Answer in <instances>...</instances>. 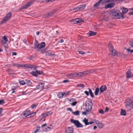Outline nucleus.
<instances>
[{
  "instance_id": "obj_64",
  "label": "nucleus",
  "mask_w": 133,
  "mask_h": 133,
  "mask_svg": "<svg viewBox=\"0 0 133 133\" xmlns=\"http://www.w3.org/2000/svg\"><path fill=\"white\" fill-rule=\"evenodd\" d=\"M128 15H133V12H130L128 13Z\"/></svg>"
},
{
  "instance_id": "obj_52",
  "label": "nucleus",
  "mask_w": 133,
  "mask_h": 133,
  "mask_svg": "<svg viewBox=\"0 0 133 133\" xmlns=\"http://www.w3.org/2000/svg\"><path fill=\"white\" fill-rule=\"evenodd\" d=\"M120 17H121L122 19L124 18V17L123 16V13H120Z\"/></svg>"
},
{
  "instance_id": "obj_4",
  "label": "nucleus",
  "mask_w": 133,
  "mask_h": 133,
  "mask_svg": "<svg viewBox=\"0 0 133 133\" xmlns=\"http://www.w3.org/2000/svg\"><path fill=\"white\" fill-rule=\"evenodd\" d=\"M86 110L87 111H89L91 110L92 105V102L90 99L86 101L85 103Z\"/></svg>"
},
{
  "instance_id": "obj_26",
  "label": "nucleus",
  "mask_w": 133,
  "mask_h": 133,
  "mask_svg": "<svg viewBox=\"0 0 133 133\" xmlns=\"http://www.w3.org/2000/svg\"><path fill=\"white\" fill-rule=\"evenodd\" d=\"M31 74L33 76L35 77H37L38 75L37 70H36L35 71L31 72Z\"/></svg>"
},
{
  "instance_id": "obj_34",
  "label": "nucleus",
  "mask_w": 133,
  "mask_h": 133,
  "mask_svg": "<svg viewBox=\"0 0 133 133\" xmlns=\"http://www.w3.org/2000/svg\"><path fill=\"white\" fill-rule=\"evenodd\" d=\"M72 113L75 115H79V111L78 110L74 112L73 111Z\"/></svg>"
},
{
  "instance_id": "obj_3",
  "label": "nucleus",
  "mask_w": 133,
  "mask_h": 133,
  "mask_svg": "<svg viewBox=\"0 0 133 133\" xmlns=\"http://www.w3.org/2000/svg\"><path fill=\"white\" fill-rule=\"evenodd\" d=\"M120 11L117 10H113L111 11L110 14L111 16H113L115 18L117 19L120 18V15L119 14Z\"/></svg>"
},
{
  "instance_id": "obj_57",
  "label": "nucleus",
  "mask_w": 133,
  "mask_h": 133,
  "mask_svg": "<svg viewBox=\"0 0 133 133\" xmlns=\"http://www.w3.org/2000/svg\"><path fill=\"white\" fill-rule=\"evenodd\" d=\"M87 110H86V111H84V112L83 111L82 112V114L83 115H86L87 114Z\"/></svg>"
},
{
  "instance_id": "obj_28",
  "label": "nucleus",
  "mask_w": 133,
  "mask_h": 133,
  "mask_svg": "<svg viewBox=\"0 0 133 133\" xmlns=\"http://www.w3.org/2000/svg\"><path fill=\"white\" fill-rule=\"evenodd\" d=\"M89 90V93L90 94V95L91 97L92 98H94V95L93 93L92 92V91L91 89L90 88H88Z\"/></svg>"
},
{
  "instance_id": "obj_8",
  "label": "nucleus",
  "mask_w": 133,
  "mask_h": 133,
  "mask_svg": "<svg viewBox=\"0 0 133 133\" xmlns=\"http://www.w3.org/2000/svg\"><path fill=\"white\" fill-rule=\"evenodd\" d=\"M38 43V41H36L35 43V46L39 49H41L43 48L45 45V43L44 42H42L40 44H37Z\"/></svg>"
},
{
  "instance_id": "obj_18",
  "label": "nucleus",
  "mask_w": 133,
  "mask_h": 133,
  "mask_svg": "<svg viewBox=\"0 0 133 133\" xmlns=\"http://www.w3.org/2000/svg\"><path fill=\"white\" fill-rule=\"evenodd\" d=\"M107 87L106 86H102L99 88V90L101 93L103 92L104 91L106 90Z\"/></svg>"
},
{
  "instance_id": "obj_51",
  "label": "nucleus",
  "mask_w": 133,
  "mask_h": 133,
  "mask_svg": "<svg viewBox=\"0 0 133 133\" xmlns=\"http://www.w3.org/2000/svg\"><path fill=\"white\" fill-rule=\"evenodd\" d=\"M129 44L130 46L133 47V41L130 43Z\"/></svg>"
},
{
  "instance_id": "obj_14",
  "label": "nucleus",
  "mask_w": 133,
  "mask_h": 133,
  "mask_svg": "<svg viewBox=\"0 0 133 133\" xmlns=\"http://www.w3.org/2000/svg\"><path fill=\"white\" fill-rule=\"evenodd\" d=\"M21 67H25L26 68H30L31 69L33 68L32 65H31V64H21Z\"/></svg>"
},
{
  "instance_id": "obj_10",
  "label": "nucleus",
  "mask_w": 133,
  "mask_h": 133,
  "mask_svg": "<svg viewBox=\"0 0 133 133\" xmlns=\"http://www.w3.org/2000/svg\"><path fill=\"white\" fill-rule=\"evenodd\" d=\"M52 114V112L51 111H49L46 112H44L42 113V114L40 116V118L41 119L43 118L44 117H47L48 116L51 115Z\"/></svg>"
},
{
  "instance_id": "obj_23",
  "label": "nucleus",
  "mask_w": 133,
  "mask_h": 133,
  "mask_svg": "<svg viewBox=\"0 0 133 133\" xmlns=\"http://www.w3.org/2000/svg\"><path fill=\"white\" fill-rule=\"evenodd\" d=\"M31 3L30 2H29L27 4L25 5L24 6H23L20 9H25L26 8L30 6L31 4Z\"/></svg>"
},
{
  "instance_id": "obj_7",
  "label": "nucleus",
  "mask_w": 133,
  "mask_h": 133,
  "mask_svg": "<svg viewBox=\"0 0 133 133\" xmlns=\"http://www.w3.org/2000/svg\"><path fill=\"white\" fill-rule=\"evenodd\" d=\"M11 16V12H9L2 19L1 22L0 24L5 23L10 18Z\"/></svg>"
},
{
  "instance_id": "obj_24",
  "label": "nucleus",
  "mask_w": 133,
  "mask_h": 133,
  "mask_svg": "<svg viewBox=\"0 0 133 133\" xmlns=\"http://www.w3.org/2000/svg\"><path fill=\"white\" fill-rule=\"evenodd\" d=\"M46 55L49 56H52L55 55V54H52L50 52V51H46L45 52Z\"/></svg>"
},
{
  "instance_id": "obj_47",
  "label": "nucleus",
  "mask_w": 133,
  "mask_h": 133,
  "mask_svg": "<svg viewBox=\"0 0 133 133\" xmlns=\"http://www.w3.org/2000/svg\"><path fill=\"white\" fill-rule=\"evenodd\" d=\"M125 49L128 51H130V53L133 52V49L132 50H130L129 49H127L126 48H125Z\"/></svg>"
},
{
  "instance_id": "obj_37",
  "label": "nucleus",
  "mask_w": 133,
  "mask_h": 133,
  "mask_svg": "<svg viewBox=\"0 0 133 133\" xmlns=\"http://www.w3.org/2000/svg\"><path fill=\"white\" fill-rule=\"evenodd\" d=\"M76 19H73L72 20H70V23L72 24H76V21H75Z\"/></svg>"
},
{
  "instance_id": "obj_5",
  "label": "nucleus",
  "mask_w": 133,
  "mask_h": 133,
  "mask_svg": "<svg viewBox=\"0 0 133 133\" xmlns=\"http://www.w3.org/2000/svg\"><path fill=\"white\" fill-rule=\"evenodd\" d=\"M125 104V107L126 108H133V98H128Z\"/></svg>"
},
{
  "instance_id": "obj_16",
  "label": "nucleus",
  "mask_w": 133,
  "mask_h": 133,
  "mask_svg": "<svg viewBox=\"0 0 133 133\" xmlns=\"http://www.w3.org/2000/svg\"><path fill=\"white\" fill-rule=\"evenodd\" d=\"M76 73H69L66 75L67 77L71 78L76 77Z\"/></svg>"
},
{
  "instance_id": "obj_25",
  "label": "nucleus",
  "mask_w": 133,
  "mask_h": 133,
  "mask_svg": "<svg viewBox=\"0 0 133 133\" xmlns=\"http://www.w3.org/2000/svg\"><path fill=\"white\" fill-rule=\"evenodd\" d=\"M65 94V93H63L62 92H60L57 95V96L58 98H61Z\"/></svg>"
},
{
  "instance_id": "obj_29",
  "label": "nucleus",
  "mask_w": 133,
  "mask_h": 133,
  "mask_svg": "<svg viewBox=\"0 0 133 133\" xmlns=\"http://www.w3.org/2000/svg\"><path fill=\"white\" fill-rule=\"evenodd\" d=\"M122 12L124 13H127L128 11V9L127 8L123 7L122 8Z\"/></svg>"
},
{
  "instance_id": "obj_15",
  "label": "nucleus",
  "mask_w": 133,
  "mask_h": 133,
  "mask_svg": "<svg viewBox=\"0 0 133 133\" xmlns=\"http://www.w3.org/2000/svg\"><path fill=\"white\" fill-rule=\"evenodd\" d=\"M126 77L127 78H129L133 76L131 74V71L130 69L128 70L127 72Z\"/></svg>"
},
{
  "instance_id": "obj_9",
  "label": "nucleus",
  "mask_w": 133,
  "mask_h": 133,
  "mask_svg": "<svg viewBox=\"0 0 133 133\" xmlns=\"http://www.w3.org/2000/svg\"><path fill=\"white\" fill-rule=\"evenodd\" d=\"M108 47L109 48V50L111 54L112 55L115 56L116 54V51L115 50L112 45L110 43H109L108 44Z\"/></svg>"
},
{
  "instance_id": "obj_6",
  "label": "nucleus",
  "mask_w": 133,
  "mask_h": 133,
  "mask_svg": "<svg viewBox=\"0 0 133 133\" xmlns=\"http://www.w3.org/2000/svg\"><path fill=\"white\" fill-rule=\"evenodd\" d=\"M119 1V0H108V2L111 3L105 5V8L106 9H107L109 8H111L114 6L116 2L118 3Z\"/></svg>"
},
{
  "instance_id": "obj_36",
  "label": "nucleus",
  "mask_w": 133,
  "mask_h": 133,
  "mask_svg": "<svg viewBox=\"0 0 133 133\" xmlns=\"http://www.w3.org/2000/svg\"><path fill=\"white\" fill-rule=\"evenodd\" d=\"M83 74L84 75H85L86 74H88L89 73H90V71L89 70H87L85 71H84L83 72H82Z\"/></svg>"
},
{
  "instance_id": "obj_27",
  "label": "nucleus",
  "mask_w": 133,
  "mask_h": 133,
  "mask_svg": "<svg viewBox=\"0 0 133 133\" xmlns=\"http://www.w3.org/2000/svg\"><path fill=\"white\" fill-rule=\"evenodd\" d=\"M120 114L121 115H126V112L123 109H121Z\"/></svg>"
},
{
  "instance_id": "obj_55",
  "label": "nucleus",
  "mask_w": 133,
  "mask_h": 133,
  "mask_svg": "<svg viewBox=\"0 0 133 133\" xmlns=\"http://www.w3.org/2000/svg\"><path fill=\"white\" fill-rule=\"evenodd\" d=\"M99 112L100 113L103 114L104 113V111L102 109H101L99 111Z\"/></svg>"
},
{
  "instance_id": "obj_48",
  "label": "nucleus",
  "mask_w": 133,
  "mask_h": 133,
  "mask_svg": "<svg viewBox=\"0 0 133 133\" xmlns=\"http://www.w3.org/2000/svg\"><path fill=\"white\" fill-rule=\"evenodd\" d=\"M36 112H33L32 113H30V115L29 116H30V117L31 116H34L36 114Z\"/></svg>"
},
{
  "instance_id": "obj_41",
  "label": "nucleus",
  "mask_w": 133,
  "mask_h": 133,
  "mask_svg": "<svg viewBox=\"0 0 133 133\" xmlns=\"http://www.w3.org/2000/svg\"><path fill=\"white\" fill-rule=\"evenodd\" d=\"M38 51L40 52H41L42 54H43L45 52V49H41V50H38Z\"/></svg>"
},
{
  "instance_id": "obj_11",
  "label": "nucleus",
  "mask_w": 133,
  "mask_h": 133,
  "mask_svg": "<svg viewBox=\"0 0 133 133\" xmlns=\"http://www.w3.org/2000/svg\"><path fill=\"white\" fill-rule=\"evenodd\" d=\"M30 114V110L29 109H28L25 111H24L22 114L25 117H27L29 116Z\"/></svg>"
},
{
  "instance_id": "obj_20",
  "label": "nucleus",
  "mask_w": 133,
  "mask_h": 133,
  "mask_svg": "<svg viewBox=\"0 0 133 133\" xmlns=\"http://www.w3.org/2000/svg\"><path fill=\"white\" fill-rule=\"evenodd\" d=\"M97 32L92 31H90L89 32L87 33V34L89 35V37L94 36L96 35Z\"/></svg>"
},
{
  "instance_id": "obj_17",
  "label": "nucleus",
  "mask_w": 133,
  "mask_h": 133,
  "mask_svg": "<svg viewBox=\"0 0 133 133\" xmlns=\"http://www.w3.org/2000/svg\"><path fill=\"white\" fill-rule=\"evenodd\" d=\"M74 132L73 128L71 127H69L66 129V133H73Z\"/></svg>"
},
{
  "instance_id": "obj_2",
  "label": "nucleus",
  "mask_w": 133,
  "mask_h": 133,
  "mask_svg": "<svg viewBox=\"0 0 133 133\" xmlns=\"http://www.w3.org/2000/svg\"><path fill=\"white\" fill-rule=\"evenodd\" d=\"M85 125H89L96 123L97 125H101L102 123L96 119H92L91 121L84 118L83 120Z\"/></svg>"
},
{
  "instance_id": "obj_22",
  "label": "nucleus",
  "mask_w": 133,
  "mask_h": 133,
  "mask_svg": "<svg viewBox=\"0 0 133 133\" xmlns=\"http://www.w3.org/2000/svg\"><path fill=\"white\" fill-rule=\"evenodd\" d=\"M25 84H27L28 85L30 86L31 85L32 83L30 79H26L25 80Z\"/></svg>"
},
{
  "instance_id": "obj_39",
  "label": "nucleus",
  "mask_w": 133,
  "mask_h": 133,
  "mask_svg": "<svg viewBox=\"0 0 133 133\" xmlns=\"http://www.w3.org/2000/svg\"><path fill=\"white\" fill-rule=\"evenodd\" d=\"M77 23H79L81 22L82 21V20L79 19H76V20Z\"/></svg>"
},
{
  "instance_id": "obj_1",
  "label": "nucleus",
  "mask_w": 133,
  "mask_h": 133,
  "mask_svg": "<svg viewBox=\"0 0 133 133\" xmlns=\"http://www.w3.org/2000/svg\"><path fill=\"white\" fill-rule=\"evenodd\" d=\"M52 125H42L40 127L39 125H37L36 128L34 129L32 131V133H36L37 132L42 131H46L50 130L52 127H51Z\"/></svg>"
},
{
  "instance_id": "obj_53",
  "label": "nucleus",
  "mask_w": 133,
  "mask_h": 133,
  "mask_svg": "<svg viewBox=\"0 0 133 133\" xmlns=\"http://www.w3.org/2000/svg\"><path fill=\"white\" fill-rule=\"evenodd\" d=\"M79 53L81 54H85V53L83 51H78Z\"/></svg>"
},
{
  "instance_id": "obj_61",
  "label": "nucleus",
  "mask_w": 133,
  "mask_h": 133,
  "mask_svg": "<svg viewBox=\"0 0 133 133\" xmlns=\"http://www.w3.org/2000/svg\"><path fill=\"white\" fill-rule=\"evenodd\" d=\"M98 127L100 128H102L103 127V125H98Z\"/></svg>"
},
{
  "instance_id": "obj_32",
  "label": "nucleus",
  "mask_w": 133,
  "mask_h": 133,
  "mask_svg": "<svg viewBox=\"0 0 133 133\" xmlns=\"http://www.w3.org/2000/svg\"><path fill=\"white\" fill-rule=\"evenodd\" d=\"M76 77L77 76H84L82 72H79L77 73H76Z\"/></svg>"
},
{
  "instance_id": "obj_60",
  "label": "nucleus",
  "mask_w": 133,
  "mask_h": 133,
  "mask_svg": "<svg viewBox=\"0 0 133 133\" xmlns=\"http://www.w3.org/2000/svg\"><path fill=\"white\" fill-rule=\"evenodd\" d=\"M69 82V81L68 80H64L63 81V82L64 83L68 82Z\"/></svg>"
},
{
  "instance_id": "obj_40",
  "label": "nucleus",
  "mask_w": 133,
  "mask_h": 133,
  "mask_svg": "<svg viewBox=\"0 0 133 133\" xmlns=\"http://www.w3.org/2000/svg\"><path fill=\"white\" fill-rule=\"evenodd\" d=\"M37 71H38V74H39V75H44V74L42 71H39V70H37Z\"/></svg>"
},
{
  "instance_id": "obj_44",
  "label": "nucleus",
  "mask_w": 133,
  "mask_h": 133,
  "mask_svg": "<svg viewBox=\"0 0 133 133\" xmlns=\"http://www.w3.org/2000/svg\"><path fill=\"white\" fill-rule=\"evenodd\" d=\"M96 69H90L89 71H90V73H92L96 71Z\"/></svg>"
},
{
  "instance_id": "obj_49",
  "label": "nucleus",
  "mask_w": 133,
  "mask_h": 133,
  "mask_svg": "<svg viewBox=\"0 0 133 133\" xmlns=\"http://www.w3.org/2000/svg\"><path fill=\"white\" fill-rule=\"evenodd\" d=\"M3 110V108H0V116H2V111Z\"/></svg>"
},
{
  "instance_id": "obj_13",
  "label": "nucleus",
  "mask_w": 133,
  "mask_h": 133,
  "mask_svg": "<svg viewBox=\"0 0 133 133\" xmlns=\"http://www.w3.org/2000/svg\"><path fill=\"white\" fill-rule=\"evenodd\" d=\"M44 87V84L42 83H39L36 86V89H42Z\"/></svg>"
},
{
  "instance_id": "obj_62",
  "label": "nucleus",
  "mask_w": 133,
  "mask_h": 133,
  "mask_svg": "<svg viewBox=\"0 0 133 133\" xmlns=\"http://www.w3.org/2000/svg\"><path fill=\"white\" fill-rule=\"evenodd\" d=\"M26 91H25L24 92H22V94L23 95H25L27 94V93H26Z\"/></svg>"
},
{
  "instance_id": "obj_12",
  "label": "nucleus",
  "mask_w": 133,
  "mask_h": 133,
  "mask_svg": "<svg viewBox=\"0 0 133 133\" xmlns=\"http://www.w3.org/2000/svg\"><path fill=\"white\" fill-rule=\"evenodd\" d=\"M85 7V4H83L78 6L76 9L78 11H81L83 10Z\"/></svg>"
},
{
  "instance_id": "obj_35",
  "label": "nucleus",
  "mask_w": 133,
  "mask_h": 133,
  "mask_svg": "<svg viewBox=\"0 0 133 133\" xmlns=\"http://www.w3.org/2000/svg\"><path fill=\"white\" fill-rule=\"evenodd\" d=\"M13 65L15 66H16L18 67H21V64L14 63Z\"/></svg>"
},
{
  "instance_id": "obj_45",
  "label": "nucleus",
  "mask_w": 133,
  "mask_h": 133,
  "mask_svg": "<svg viewBox=\"0 0 133 133\" xmlns=\"http://www.w3.org/2000/svg\"><path fill=\"white\" fill-rule=\"evenodd\" d=\"M43 17H44L45 18H49V17L48 16V13L43 14Z\"/></svg>"
},
{
  "instance_id": "obj_33",
  "label": "nucleus",
  "mask_w": 133,
  "mask_h": 133,
  "mask_svg": "<svg viewBox=\"0 0 133 133\" xmlns=\"http://www.w3.org/2000/svg\"><path fill=\"white\" fill-rule=\"evenodd\" d=\"M101 2L99 0L98 2L95 4L94 5V6L95 7H97Z\"/></svg>"
},
{
  "instance_id": "obj_38",
  "label": "nucleus",
  "mask_w": 133,
  "mask_h": 133,
  "mask_svg": "<svg viewBox=\"0 0 133 133\" xmlns=\"http://www.w3.org/2000/svg\"><path fill=\"white\" fill-rule=\"evenodd\" d=\"M37 104H33L31 105L30 107L32 109H33L34 108L36 107L37 106Z\"/></svg>"
},
{
  "instance_id": "obj_50",
  "label": "nucleus",
  "mask_w": 133,
  "mask_h": 133,
  "mask_svg": "<svg viewBox=\"0 0 133 133\" xmlns=\"http://www.w3.org/2000/svg\"><path fill=\"white\" fill-rule=\"evenodd\" d=\"M84 93L86 94L87 96H88L89 95V92L87 91H84Z\"/></svg>"
},
{
  "instance_id": "obj_46",
  "label": "nucleus",
  "mask_w": 133,
  "mask_h": 133,
  "mask_svg": "<svg viewBox=\"0 0 133 133\" xmlns=\"http://www.w3.org/2000/svg\"><path fill=\"white\" fill-rule=\"evenodd\" d=\"M3 39L6 42H7L8 41V40L6 36H4L3 38Z\"/></svg>"
},
{
  "instance_id": "obj_42",
  "label": "nucleus",
  "mask_w": 133,
  "mask_h": 133,
  "mask_svg": "<svg viewBox=\"0 0 133 133\" xmlns=\"http://www.w3.org/2000/svg\"><path fill=\"white\" fill-rule=\"evenodd\" d=\"M19 83L20 84L22 85H24L25 84V82H24V81L22 80V81H19Z\"/></svg>"
},
{
  "instance_id": "obj_31",
  "label": "nucleus",
  "mask_w": 133,
  "mask_h": 133,
  "mask_svg": "<svg viewBox=\"0 0 133 133\" xmlns=\"http://www.w3.org/2000/svg\"><path fill=\"white\" fill-rule=\"evenodd\" d=\"M99 89L98 88H97L95 89L94 93L96 95H97L98 94V93L99 91Z\"/></svg>"
},
{
  "instance_id": "obj_63",
  "label": "nucleus",
  "mask_w": 133,
  "mask_h": 133,
  "mask_svg": "<svg viewBox=\"0 0 133 133\" xmlns=\"http://www.w3.org/2000/svg\"><path fill=\"white\" fill-rule=\"evenodd\" d=\"M109 110V108L107 107H106L105 108V112H107Z\"/></svg>"
},
{
  "instance_id": "obj_56",
  "label": "nucleus",
  "mask_w": 133,
  "mask_h": 133,
  "mask_svg": "<svg viewBox=\"0 0 133 133\" xmlns=\"http://www.w3.org/2000/svg\"><path fill=\"white\" fill-rule=\"evenodd\" d=\"M77 102H74L72 103L71 105L72 106H75V105H76L77 104Z\"/></svg>"
},
{
  "instance_id": "obj_43",
  "label": "nucleus",
  "mask_w": 133,
  "mask_h": 133,
  "mask_svg": "<svg viewBox=\"0 0 133 133\" xmlns=\"http://www.w3.org/2000/svg\"><path fill=\"white\" fill-rule=\"evenodd\" d=\"M5 102L4 99L0 100V105H3Z\"/></svg>"
},
{
  "instance_id": "obj_54",
  "label": "nucleus",
  "mask_w": 133,
  "mask_h": 133,
  "mask_svg": "<svg viewBox=\"0 0 133 133\" xmlns=\"http://www.w3.org/2000/svg\"><path fill=\"white\" fill-rule=\"evenodd\" d=\"M67 111H71V112H73V111L72 110L71 108H67Z\"/></svg>"
},
{
  "instance_id": "obj_30",
  "label": "nucleus",
  "mask_w": 133,
  "mask_h": 133,
  "mask_svg": "<svg viewBox=\"0 0 133 133\" xmlns=\"http://www.w3.org/2000/svg\"><path fill=\"white\" fill-rule=\"evenodd\" d=\"M84 87V85L82 84H77L76 86V87H80L82 89H83Z\"/></svg>"
},
{
  "instance_id": "obj_58",
  "label": "nucleus",
  "mask_w": 133,
  "mask_h": 133,
  "mask_svg": "<svg viewBox=\"0 0 133 133\" xmlns=\"http://www.w3.org/2000/svg\"><path fill=\"white\" fill-rule=\"evenodd\" d=\"M76 127L77 128H82L83 125H75Z\"/></svg>"
},
{
  "instance_id": "obj_19",
  "label": "nucleus",
  "mask_w": 133,
  "mask_h": 133,
  "mask_svg": "<svg viewBox=\"0 0 133 133\" xmlns=\"http://www.w3.org/2000/svg\"><path fill=\"white\" fill-rule=\"evenodd\" d=\"M70 121L71 122L74 123L75 125H82L78 120L71 119Z\"/></svg>"
},
{
  "instance_id": "obj_21",
  "label": "nucleus",
  "mask_w": 133,
  "mask_h": 133,
  "mask_svg": "<svg viewBox=\"0 0 133 133\" xmlns=\"http://www.w3.org/2000/svg\"><path fill=\"white\" fill-rule=\"evenodd\" d=\"M56 11L55 10H54L48 13L49 17L52 16L56 13Z\"/></svg>"
},
{
  "instance_id": "obj_59",
  "label": "nucleus",
  "mask_w": 133,
  "mask_h": 133,
  "mask_svg": "<svg viewBox=\"0 0 133 133\" xmlns=\"http://www.w3.org/2000/svg\"><path fill=\"white\" fill-rule=\"evenodd\" d=\"M6 42L5 41H4L3 40H2L1 41V43H2V44H5V43H6Z\"/></svg>"
}]
</instances>
